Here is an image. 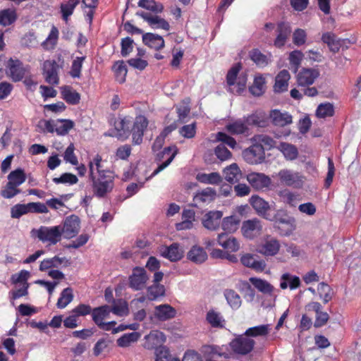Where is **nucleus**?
Returning <instances> with one entry per match:
<instances>
[{
  "label": "nucleus",
  "mask_w": 361,
  "mask_h": 361,
  "mask_svg": "<svg viewBox=\"0 0 361 361\" xmlns=\"http://www.w3.org/2000/svg\"><path fill=\"white\" fill-rule=\"evenodd\" d=\"M102 157L99 154H97L95 165L97 175L91 180L93 193L99 198L105 197L107 194L113 190L115 180L114 171L102 169Z\"/></svg>",
  "instance_id": "f257e3e1"
},
{
  "label": "nucleus",
  "mask_w": 361,
  "mask_h": 361,
  "mask_svg": "<svg viewBox=\"0 0 361 361\" xmlns=\"http://www.w3.org/2000/svg\"><path fill=\"white\" fill-rule=\"evenodd\" d=\"M32 237L37 238L43 243L54 245L61 241L62 231L61 226H41L38 229L31 231Z\"/></svg>",
  "instance_id": "f03ea898"
},
{
  "label": "nucleus",
  "mask_w": 361,
  "mask_h": 361,
  "mask_svg": "<svg viewBox=\"0 0 361 361\" xmlns=\"http://www.w3.org/2000/svg\"><path fill=\"white\" fill-rule=\"evenodd\" d=\"M63 68V64L59 65L55 60H46L43 63L42 71L45 81L52 85L59 83V72Z\"/></svg>",
  "instance_id": "7ed1b4c3"
},
{
  "label": "nucleus",
  "mask_w": 361,
  "mask_h": 361,
  "mask_svg": "<svg viewBox=\"0 0 361 361\" xmlns=\"http://www.w3.org/2000/svg\"><path fill=\"white\" fill-rule=\"evenodd\" d=\"M255 344V342L253 339L245 335H240L233 339L229 345L235 353L245 355L253 350Z\"/></svg>",
  "instance_id": "20e7f679"
},
{
  "label": "nucleus",
  "mask_w": 361,
  "mask_h": 361,
  "mask_svg": "<svg viewBox=\"0 0 361 361\" xmlns=\"http://www.w3.org/2000/svg\"><path fill=\"white\" fill-rule=\"evenodd\" d=\"M149 277L143 267H135L128 279V286L133 290H142L146 287Z\"/></svg>",
  "instance_id": "39448f33"
},
{
  "label": "nucleus",
  "mask_w": 361,
  "mask_h": 361,
  "mask_svg": "<svg viewBox=\"0 0 361 361\" xmlns=\"http://www.w3.org/2000/svg\"><path fill=\"white\" fill-rule=\"evenodd\" d=\"M262 221L257 218L244 221L241 226L243 235L249 240H253L262 234Z\"/></svg>",
  "instance_id": "423d86ee"
},
{
  "label": "nucleus",
  "mask_w": 361,
  "mask_h": 361,
  "mask_svg": "<svg viewBox=\"0 0 361 361\" xmlns=\"http://www.w3.org/2000/svg\"><path fill=\"white\" fill-rule=\"evenodd\" d=\"M243 157L250 164H258L264 161L265 152L262 147L252 142L250 147L243 151Z\"/></svg>",
  "instance_id": "0eeeda50"
},
{
  "label": "nucleus",
  "mask_w": 361,
  "mask_h": 361,
  "mask_svg": "<svg viewBox=\"0 0 361 361\" xmlns=\"http://www.w3.org/2000/svg\"><path fill=\"white\" fill-rule=\"evenodd\" d=\"M177 154V149L176 147H167L157 154L156 161H161L162 164L153 171L150 177L157 175L159 172L166 168L173 160Z\"/></svg>",
  "instance_id": "6e6552de"
},
{
  "label": "nucleus",
  "mask_w": 361,
  "mask_h": 361,
  "mask_svg": "<svg viewBox=\"0 0 361 361\" xmlns=\"http://www.w3.org/2000/svg\"><path fill=\"white\" fill-rule=\"evenodd\" d=\"M148 124L149 121L145 116L139 115L135 117L131 130L133 143L134 145H140L142 142L144 133Z\"/></svg>",
  "instance_id": "1a4fd4ad"
},
{
  "label": "nucleus",
  "mask_w": 361,
  "mask_h": 361,
  "mask_svg": "<svg viewBox=\"0 0 361 361\" xmlns=\"http://www.w3.org/2000/svg\"><path fill=\"white\" fill-rule=\"evenodd\" d=\"M80 228V218L72 214L65 219L63 226L61 227L62 234L63 233L66 238H72L78 233Z\"/></svg>",
  "instance_id": "9d476101"
},
{
  "label": "nucleus",
  "mask_w": 361,
  "mask_h": 361,
  "mask_svg": "<svg viewBox=\"0 0 361 361\" xmlns=\"http://www.w3.org/2000/svg\"><path fill=\"white\" fill-rule=\"evenodd\" d=\"M136 15L141 17L153 29H162L166 31L170 30L169 23L157 15H152L144 11H137Z\"/></svg>",
  "instance_id": "9b49d317"
},
{
  "label": "nucleus",
  "mask_w": 361,
  "mask_h": 361,
  "mask_svg": "<svg viewBox=\"0 0 361 361\" xmlns=\"http://www.w3.org/2000/svg\"><path fill=\"white\" fill-rule=\"evenodd\" d=\"M280 181L288 186L300 188L302 185V177L298 172L288 169H282L278 173Z\"/></svg>",
  "instance_id": "f8f14e48"
},
{
  "label": "nucleus",
  "mask_w": 361,
  "mask_h": 361,
  "mask_svg": "<svg viewBox=\"0 0 361 361\" xmlns=\"http://www.w3.org/2000/svg\"><path fill=\"white\" fill-rule=\"evenodd\" d=\"M319 71L316 68H302L297 75V83L300 87L312 85L319 76Z\"/></svg>",
  "instance_id": "ddd939ff"
},
{
  "label": "nucleus",
  "mask_w": 361,
  "mask_h": 361,
  "mask_svg": "<svg viewBox=\"0 0 361 361\" xmlns=\"http://www.w3.org/2000/svg\"><path fill=\"white\" fill-rule=\"evenodd\" d=\"M247 180L250 185L257 190L269 188L271 183V178L262 173H250L247 175Z\"/></svg>",
  "instance_id": "4468645a"
},
{
  "label": "nucleus",
  "mask_w": 361,
  "mask_h": 361,
  "mask_svg": "<svg viewBox=\"0 0 361 361\" xmlns=\"http://www.w3.org/2000/svg\"><path fill=\"white\" fill-rule=\"evenodd\" d=\"M161 255L170 260L177 262L183 257V250L178 243H173L169 246H161L159 249Z\"/></svg>",
  "instance_id": "2eb2a0df"
},
{
  "label": "nucleus",
  "mask_w": 361,
  "mask_h": 361,
  "mask_svg": "<svg viewBox=\"0 0 361 361\" xmlns=\"http://www.w3.org/2000/svg\"><path fill=\"white\" fill-rule=\"evenodd\" d=\"M166 341L164 334L159 330H152L145 336L144 346L147 349H155L161 346Z\"/></svg>",
  "instance_id": "dca6fc26"
},
{
  "label": "nucleus",
  "mask_w": 361,
  "mask_h": 361,
  "mask_svg": "<svg viewBox=\"0 0 361 361\" xmlns=\"http://www.w3.org/2000/svg\"><path fill=\"white\" fill-rule=\"evenodd\" d=\"M9 76L13 82H18L23 80L25 74V69L23 63L18 59H10L8 61Z\"/></svg>",
  "instance_id": "f3484780"
},
{
  "label": "nucleus",
  "mask_w": 361,
  "mask_h": 361,
  "mask_svg": "<svg viewBox=\"0 0 361 361\" xmlns=\"http://www.w3.org/2000/svg\"><path fill=\"white\" fill-rule=\"evenodd\" d=\"M277 35L274 44L276 47H283L291 33V27L288 23L280 22L276 27Z\"/></svg>",
  "instance_id": "a211bd4d"
},
{
  "label": "nucleus",
  "mask_w": 361,
  "mask_h": 361,
  "mask_svg": "<svg viewBox=\"0 0 361 361\" xmlns=\"http://www.w3.org/2000/svg\"><path fill=\"white\" fill-rule=\"evenodd\" d=\"M216 241L227 252H235L240 249V243L238 240L225 233L219 234Z\"/></svg>",
  "instance_id": "6ab92c4d"
},
{
  "label": "nucleus",
  "mask_w": 361,
  "mask_h": 361,
  "mask_svg": "<svg viewBox=\"0 0 361 361\" xmlns=\"http://www.w3.org/2000/svg\"><path fill=\"white\" fill-rule=\"evenodd\" d=\"M223 214L220 211H210L202 219L203 226L211 231L216 230L221 224Z\"/></svg>",
  "instance_id": "aec40b11"
},
{
  "label": "nucleus",
  "mask_w": 361,
  "mask_h": 361,
  "mask_svg": "<svg viewBox=\"0 0 361 361\" xmlns=\"http://www.w3.org/2000/svg\"><path fill=\"white\" fill-rule=\"evenodd\" d=\"M176 310L168 304L157 305L154 307V317L157 320L165 322L174 318L176 315Z\"/></svg>",
  "instance_id": "412c9836"
},
{
  "label": "nucleus",
  "mask_w": 361,
  "mask_h": 361,
  "mask_svg": "<svg viewBox=\"0 0 361 361\" xmlns=\"http://www.w3.org/2000/svg\"><path fill=\"white\" fill-rule=\"evenodd\" d=\"M250 204L259 215L267 220H271V217L268 213L270 207L267 202L259 196L254 195L250 198Z\"/></svg>",
  "instance_id": "4be33fe9"
},
{
  "label": "nucleus",
  "mask_w": 361,
  "mask_h": 361,
  "mask_svg": "<svg viewBox=\"0 0 361 361\" xmlns=\"http://www.w3.org/2000/svg\"><path fill=\"white\" fill-rule=\"evenodd\" d=\"M280 247L281 245L279 241L272 238L265 240V242L259 247L258 252L265 257H273L279 252Z\"/></svg>",
  "instance_id": "5701e85b"
},
{
  "label": "nucleus",
  "mask_w": 361,
  "mask_h": 361,
  "mask_svg": "<svg viewBox=\"0 0 361 361\" xmlns=\"http://www.w3.org/2000/svg\"><path fill=\"white\" fill-rule=\"evenodd\" d=\"M205 319L212 328L223 329L225 327L226 320L224 316L215 309H210L207 312Z\"/></svg>",
  "instance_id": "b1692460"
},
{
  "label": "nucleus",
  "mask_w": 361,
  "mask_h": 361,
  "mask_svg": "<svg viewBox=\"0 0 361 361\" xmlns=\"http://www.w3.org/2000/svg\"><path fill=\"white\" fill-rule=\"evenodd\" d=\"M61 264H63V267H68L71 264V262L66 257L54 256V257L42 260L40 263L39 269L41 271H44L51 268H59Z\"/></svg>",
  "instance_id": "393cba45"
},
{
  "label": "nucleus",
  "mask_w": 361,
  "mask_h": 361,
  "mask_svg": "<svg viewBox=\"0 0 361 361\" xmlns=\"http://www.w3.org/2000/svg\"><path fill=\"white\" fill-rule=\"evenodd\" d=\"M272 123L279 127H284L292 123V116L287 112L282 113L278 109L271 110L269 114Z\"/></svg>",
  "instance_id": "a878e982"
},
{
  "label": "nucleus",
  "mask_w": 361,
  "mask_h": 361,
  "mask_svg": "<svg viewBox=\"0 0 361 361\" xmlns=\"http://www.w3.org/2000/svg\"><path fill=\"white\" fill-rule=\"evenodd\" d=\"M290 78V75L287 70L281 71L275 78L274 91L277 93L287 91Z\"/></svg>",
  "instance_id": "bb28decb"
},
{
  "label": "nucleus",
  "mask_w": 361,
  "mask_h": 361,
  "mask_svg": "<svg viewBox=\"0 0 361 361\" xmlns=\"http://www.w3.org/2000/svg\"><path fill=\"white\" fill-rule=\"evenodd\" d=\"M142 42L145 45L155 50H159L165 45L164 39L161 36L152 32L143 34Z\"/></svg>",
  "instance_id": "cd10ccee"
},
{
  "label": "nucleus",
  "mask_w": 361,
  "mask_h": 361,
  "mask_svg": "<svg viewBox=\"0 0 361 361\" xmlns=\"http://www.w3.org/2000/svg\"><path fill=\"white\" fill-rule=\"evenodd\" d=\"M187 258L192 262L200 264L207 259L204 249L198 245H193L187 254Z\"/></svg>",
  "instance_id": "c85d7f7f"
},
{
  "label": "nucleus",
  "mask_w": 361,
  "mask_h": 361,
  "mask_svg": "<svg viewBox=\"0 0 361 361\" xmlns=\"http://www.w3.org/2000/svg\"><path fill=\"white\" fill-rule=\"evenodd\" d=\"M224 178L230 183L239 182L243 176V173L238 164L233 163L224 169Z\"/></svg>",
  "instance_id": "c756f323"
},
{
  "label": "nucleus",
  "mask_w": 361,
  "mask_h": 361,
  "mask_svg": "<svg viewBox=\"0 0 361 361\" xmlns=\"http://www.w3.org/2000/svg\"><path fill=\"white\" fill-rule=\"evenodd\" d=\"M62 98L71 105H76L80 103V94L72 87L64 85L60 87Z\"/></svg>",
  "instance_id": "7c9ffc66"
},
{
  "label": "nucleus",
  "mask_w": 361,
  "mask_h": 361,
  "mask_svg": "<svg viewBox=\"0 0 361 361\" xmlns=\"http://www.w3.org/2000/svg\"><path fill=\"white\" fill-rule=\"evenodd\" d=\"M216 191L211 188H207L197 192L193 197V205L197 207L198 204L210 202L215 199Z\"/></svg>",
  "instance_id": "2f4dec72"
},
{
  "label": "nucleus",
  "mask_w": 361,
  "mask_h": 361,
  "mask_svg": "<svg viewBox=\"0 0 361 361\" xmlns=\"http://www.w3.org/2000/svg\"><path fill=\"white\" fill-rule=\"evenodd\" d=\"M18 19L15 8H5L0 11V25L6 27L13 24Z\"/></svg>",
  "instance_id": "473e14b6"
},
{
  "label": "nucleus",
  "mask_w": 361,
  "mask_h": 361,
  "mask_svg": "<svg viewBox=\"0 0 361 361\" xmlns=\"http://www.w3.org/2000/svg\"><path fill=\"white\" fill-rule=\"evenodd\" d=\"M266 81L265 78L259 75L255 77L253 83L249 87V91L255 97L262 96L266 90Z\"/></svg>",
  "instance_id": "72a5a7b5"
},
{
  "label": "nucleus",
  "mask_w": 361,
  "mask_h": 361,
  "mask_svg": "<svg viewBox=\"0 0 361 361\" xmlns=\"http://www.w3.org/2000/svg\"><path fill=\"white\" fill-rule=\"evenodd\" d=\"M111 312V307L104 305L92 309V317L93 322L98 326L104 322Z\"/></svg>",
  "instance_id": "f704fd0d"
},
{
  "label": "nucleus",
  "mask_w": 361,
  "mask_h": 361,
  "mask_svg": "<svg viewBox=\"0 0 361 361\" xmlns=\"http://www.w3.org/2000/svg\"><path fill=\"white\" fill-rule=\"evenodd\" d=\"M252 142L262 147L264 152L266 149L269 150L274 147L276 144V141L272 137L264 134L254 135L252 138Z\"/></svg>",
  "instance_id": "c9c22d12"
},
{
  "label": "nucleus",
  "mask_w": 361,
  "mask_h": 361,
  "mask_svg": "<svg viewBox=\"0 0 361 361\" xmlns=\"http://www.w3.org/2000/svg\"><path fill=\"white\" fill-rule=\"evenodd\" d=\"M114 72L115 78L120 84L126 81L128 69L123 61H116L112 67Z\"/></svg>",
  "instance_id": "e433bc0d"
},
{
  "label": "nucleus",
  "mask_w": 361,
  "mask_h": 361,
  "mask_svg": "<svg viewBox=\"0 0 361 361\" xmlns=\"http://www.w3.org/2000/svg\"><path fill=\"white\" fill-rule=\"evenodd\" d=\"M74 127V122L68 119H59L55 123V131L58 135H66Z\"/></svg>",
  "instance_id": "4c0bfd02"
},
{
  "label": "nucleus",
  "mask_w": 361,
  "mask_h": 361,
  "mask_svg": "<svg viewBox=\"0 0 361 361\" xmlns=\"http://www.w3.org/2000/svg\"><path fill=\"white\" fill-rule=\"evenodd\" d=\"M270 331L269 324H262L248 328L244 335L248 337L266 336Z\"/></svg>",
  "instance_id": "58836bf2"
},
{
  "label": "nucleus",
  "mask_w": 361,
  "mask_h": 361,
  "mask_svg": "<svg viewBox=\"0 0 361 361\" xmlns=\"http://www.w3.org/2000/svg\"><path fill=\"white\" fill-rule=\"evenodd\" d=\"M250 281L255 288L264 294H271L274 290L273 286L265 280L257 278H250Z\"/></svg>",
  "instance_id": "ea45409f"
},
{
  "label": "nucleus",
  "mask_w": 361,
  "mask_h": 361,
  "mask_svg": "<svg viewBox=\"0 0 361 361\" xmlns=\"http://www.w3.org/2000/svg\"><path fill=\"white\" fill-rule=\"evenodd\" d=\"M279 149L283 154L284 157L289 160L295 159L298 155L296 147L289 143L281 142Z\"/></svg>",
  "instance_id": "a19ab883"
},
{
  "label": "nucleus",
  "mask_w": 361,
  "mask_h": 361,
  "mask_svg": "<svg viewBox=\"0 0 361 361\" xmlns=\"http://www.w3.org/2000/svg\"><path fill=\"white\" fill-rule=\"evenodd\" d=\"M304 57L303 53L300 50H294L289 54L288 60L290 65V69L293 73H296L301 65Z\"/></svg>",
  "instance_id": "79ce46f5"
},
{
  "label": "nucleus",
  "mask_w": 361,
  "mask_h": 361,
  "mask_svg": "<svg viewBox=\"0 0 361 361\" xmlns=\"http://www.w3.org/2000/svg\"><path fill=\"white\" fill-rule=\"evenodd\" d=\"M80 0H68L65 4L60 6L62 18L67 21L68 18L73 14L75 8L79 4Z\"/></svg>",
  "instance_id": "37998d69"
},
{
  "label": "nucleus",
  "mask_w": 361,
  "mask_h": 361,
  "mask_svg": "<svg viewBox=\"0 0 361 361\" xmlns=\"http://www.w3.org/2000/svg\"><path fill=\"white\" fill-rule=\"evenodd\" d=\"M276 224L279 229H281V226H286V230L281 232L282 235H289L295 230V219L293 217L280 218L277 219Z\"/></svg>",
  "instance_id": "c03bdc74"
},
{
  "label": "nucleus",
  "mask_w": 361,
  "mask_h": 361,
  "mask_svg": "<svg viewBox=\"0 0 361 361\" xmlns=\"http://www.w3.org/2000/svg\"><path fill=\"white\" fill-rule=\"evenodd\" d=\"M226 128L228 133L233 135L243 134L248 130L246 123L241 120H237L226 125Z\"/></svg>",
  "instance_id": "a18cd8bd"
},
{
  "label": "nucleus",
  "mask_w": 361,
  "mask_h": 361,
  "mask_svg": "<svg viewBox=\"0 0 361 361\" xmlns=\"http://www.w3.org/2000/svg\"><path fill=\"white\" fill-rule=\"evenodd\" d=\"M139 7L145 8L154 13H159L164 11V6L154 0H140L137 3Z\"/></svg>",
  "instance_id": "49530a36"
},
{
  "label": "nucleus",
  "mask_w": 361,
  "mask_h": 361,
  "mask_svg": "<svg viewBox=\"0 0 361 361\" xmlns=\"http://www.w3.org/2000/svg\"><path fill=\"white\" fill-rule=\"evenodd\" d=\"M8 182L11 183L15 186H20L26 180V175L24 171L21 169H17L12 171L8 175Z\"/></svg>",
  "instance_id": "de8ad7c7"
},
{
  "label": "nucleus",
  "mask_w": 361,
  "mask_h": 361,
  "mask_svg": "<svg viewBox=\"0 0 361 361\" xmlns=\"http://www.w3.org/2000/svg\"><path fill=\"white\" fill-rule=\"evenodd\" d=\"M59 38V30L55 27L53 26L51 29V31L47 37V39L42 43V46L45 49H53L57 44V40Z\"/></svg>",
  "instance_id": "09e8293b"
},
{
  "label": "nucleus",
  "mask_w": 361,
  "mask_h": 361,
  "mask_svg": "<svg viewBox=\"0 0 361 361\" xmlns=\"http://www.w3.org/2000/svg\"><path fill=\"white\" fill-rule=\"evenodd\" d=\"M73 299V290L71 288H64L61 293L56 305L58 308H65Z\"/></svg>",
  "instance_id": "8fccbe9b"
},
{
  "label": "nucleus",
  "mask_w": 361,
  "mask_h": 361,
  "mask_svg": "<svg viewBox=\"0 0 361 361\" xmlns=\"http://www.w3.org/2000/svg\"><path fill=\"white\" fill-rule=\"evenodd\" d=\"M250 57L257 66L265 67L269 64L268 57L262 54L258 49H254L250 52Z\"/></svg>",
  "instance_id": "3c124183"
},
{
  "label": "nucleus",
  "mask_w": 361,
  "mask_h": 361,
  "mask_svg": "<svg viewBox=\"0 0 361 361\" xmlns=\"http://www.w3.org/2000/svg\"><path fill=\"white\" fill-rule=\"evenodd\" d=\"M224 296L233 309H238L241 305L240 295L232 289H226L224 291Z\"/></svg>",
  "instance_id": "603ef678"
},
{
  "label": "nucleus",
  "mask_w": 361,
  "mask_h": 361,
  "mask_svg": "<svg viewBox=\"0 0 361 361\" xmlns=\"http://www.w3.org/2000/svg\"><path fill=\"white\" fill-rule=\"evenodd\" d=\"M165 294L164 286L159 283H154L147 288V298L150 300H156Z\"/></svg>",
  "instance_id": "864d4df0"
},
{
  "label": "nucleus",
  "mask_w": 361,
  "mask_h": 361,
  "mask_svg": "<svg viewBox=\"0 0 361 361\" xmlns=\"http://www.w3.org/2000/svg\"><path fill=\"white\" fill-rule=\"evenodd\" d=\"M112 304L113 305L111 307V312H113L114 314L118 316L127 314L128 312V307L125 300L119 299L115 300Z\"/></svg>",
  "instance_id": "5fc2aeb1"
},
{
  "label": "nucleus",
  "mask_w": 361,
  "mask_h": 361,
  "mask_svg": "<svg viewBox=\"0 0 361 361\" xmlns=\"http://www.w3.org/2000/svg\"><path fill=\"white\" fill-rule=\"evenodd\" d=\"M197 178L201 183L209 184H219L222 180L221 176L216 172L199 174Z\"/></svg>",
  "instance_id": "6e6d98bb"
},
{
  "label": "nucleus",
  "mask_w": 361,
  "mask_h": 361,
  "mask_svg": "<svg viewBox=\"0 0 361 361\" xmlns=\"http://www.w3.org/2000/svg\"><path fill=\"white\" fill-rule=\"evenodd\" d=\"M140 338V334L137 332H132L125 334L117 340V344L120 347H127L133 342H135Z\"/></svg>",
  "instance_id": "4d7b16f0"
},
{
  "label": "nucleus",
  "mask_w": 361,
  "mask_h": 361,
  "mask_svg": "<svg viewBox=\"0 0 361 361\" xmlns=\"http://www.w3.org/2000/svg\"><path fill=\"white\" fill-rule=\"evenodd\" d=\"M238 224L239 220L235 216H230L223 219L221 226L224 231L232 233L236 231Z\"/></svg>",
  "instance_id": "13d9d810"
},
{
  "label": "nucleus",
  "mask_w": 361,
  "mask_h": 361,
  "mask_svg": "<svg viewBox=\"0 0 361 361\" xmlns=\"http://www.w3.org/2000/svg\"><path fill=\"white\" fill-rule=\"evenodd\" d=\"M334 114L333 104L330 103L321 104L318 106L316 111V116L318 118H326L332 116Z\"/></svg>",
  "instance_id": "bf43d9fd"
},
{
  "label": "nucleus",
  "mask_w": 361,
  "mask_h": 361,
  "mask_svg": "<svg viewBox=\"0 0 361 361\" xmlns=\"http://www.w3.org/2000/svg\"><path fill=\"white\" fill-rule=\"evenodd\" d=\"M85 60V56L76 57L72 62L70 75L73 78H79L81 75L82 63Z\"/></svg>",
  "instance_id": "052dcab7"
},
{
  "label": "nucleus",
  "mask_w": 361,
  "mask_h": 361,
  "mask_svg": "<svg viewBox=\"0 0 361 361\" xmlns=\"http://www.w3.org/2000/svg\"><path fill=\"white\" fill-rule=\"evenodd\" d=\"M242 68L240 63H237L233 66L228 71L226 75V82L228 86H233L235 84L237 76Z\"/></svg>",
  "instance_id": "680f3d73"
},
{
  "label": "nucleus",
  "mask_w": 361,
  "mask_h": 361,
  "mask_svg": "<svg viewBox=\"0 0 361 361\" xmlns=\"http://www.w3.org/2000/svg\"><path fill=\"white\" fill-rule=\"evenodd\" d=\"M20 192L21 190L18 188V186H15L11 183L8 181L6 185L1 190V195L4 198L11 199Z\"/></svg>",
  "instance_id": "e2e57ef3"
},
{
  "label": "nucleus",
  "mask_w": 361,
  "mask_h": 361,
  "mask_svg": "<svg viewBox=\"0 0 361 361\" xmlns=\"http://www.w3.org/2000/svg\"><path fill=\"white\" fill-rule=\"evenodd\" d=\"M317 290L320 298L323 300L324 303H327L329 301L331 300V289L328 284L324 282L320 283L318 285Z\"/></svg>",
  "instance_id": "0e129e2a"
},
{
  "label": "nucleus",
  "mask_w": 361,
  "mask_h": 361,
  "mask_svg": "<svg viewBox=\"0 0 361 361\" xmlns=\"http://www.w3.org/2000/svg\"><path fill=\"white\" fill-rule=\"evenodd\" d=\"M307 39V34L305 30L297 28L293 34V42L295 45L300 47L303 45Z\"/></svg>",
  "instance_id": "69168bd1"
},
{
  "label": "nucleus",
  "mask_w": 361,
  "mask_h": 361,
  "mask_svg": "<svg viewBox=\"0 0 361 361\" xmlns=\"http://www.w3.org/2000/svg\"><path fill=\"white\" fill-rule=\"evenodd\" d=\"M196 123L185 125L179 129V133L185 138L190 139L196 135Z\"/></svg>",
  "instance_id": "338daca9"
},
{
  "label": "nucleus",
  "mask_w": 361,
  "mask_h": 361,
  "mask_svg": "<svg viewBox=\"0 0 361 361\" xmlns=\"http://www.w3.org/2000/svg\"><path fill=\"white\" fill-rule=\"evenodd\" d=\"M133 40L129 37H125L121 39V54L123 56H127L129 55L133 49Z\"/></svg>",
  "instance_id": "774afa93"
}]
</instances>
